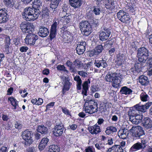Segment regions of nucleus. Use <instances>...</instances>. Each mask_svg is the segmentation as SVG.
<instances>
[{"instance_id":"8fccbe9b","label":"nucleus","mask_w":152,"mask_h":152,"mask_svg":"<svg viewBox=\"0 0 152 152\" xmlns=\"http://www.w3.org/2000/svg\"><path fill=\"white\" fill-rule=\"evenodd\" d=\"M56 68L59 70L63 71L67 74L69 73V71L66 69V67L63 65H58L57 66Z\"/></svg>"},{"instance_id":"dca6fc26","label":"nucleus","mask_w":152,"mask_h":152,"mask_svg":"<svg viewBox=\"0 0 152 152\" xmlns=\"http://www.w3.org/2000/svg\"><path fill=\"white\" fill-rule=\"evenodd\" d=\"M7 11L5 9L0 10V23H4L8 20Z\"/></svg>"},{"instance_id":"a19ab883","label":"nucleus","mask_w":152,"mask_h":152,"mask_svg":"<svg viewBox=\"0 0 152 152\" xmlns=\"http://www.w3.org/2000/svg\"><path fill=\"white\" fill-rule=\"evenodd\" d=\"M72 63L69 60L67 61L66 64V66L69 67V70L72 73L75 72L76 69L75 67L72 66Z\"/></svg>"},{"instance_id":"e433bc0d","label":"nucleus","mask_w":152,"mask_h":152,"mask_svg":"<svg viewBox=\"0 0 152 152\" xmlns=\"http://www.w3.org/2000/svg\"><path fill=\"white\" fill-rule=\"evenodd\" d=\"M103 50V46L102 45H97L93 51V55H97L101 53Z\"/></svg>"},{"instance_id":"4468645a","label":"nucleus","mask_w":152,"mask_h":152,"mask_svg":"<svg viewBox=\"0 0 152 152\" xmlns=\"http://www.w3.org/2000/svg\"><path fill=\"white\" fill-rule=\"evenodd\" d=\"M22 31L23 33H29L32 31L33 28L32 25L27 22H22L20 26Z\"/></svg>"},{"instance_id":"9b49d317","label":"nucleus","mask_w":152,"mask_h":152,"mask_svg":"<svg viewBox=\"0 0 152 152\" xmlns=\"http://www.w3.org/2000/svg\"><path fill=\"white\" fill-rule=\"evenodd\" d=\"M152 104V102H151L146 103L145 105H141L140 104H138L134 106V109L137 110L139 112L140 111L144 113Z\"/></svg>"},{"instance_id":"09e8293b","label":"nucleus","mask_w":152,"mask_h":152,"mask_svg":"<svg viewBox=\"0 0 152 152\" xmlns=\"http://www.w3.org/2000/svg\"><path fill=\"white\" fill-rule=\"evenodd\" d=\"M139 112L138 110L136 109H134V106L133 107V109L131 111V113L129 115V120L130 121V119L132 117H134L136 115L138 114Z\"/></svg>"},{"instance_id":"4c0bfd02","label":"nucleus","mask_w":152,"mask_h":152,"mask_svg":"<svg viewBox=\"0 0 152 152\" xmlns=\"http://www.w3.org/2000/svg\"><path fill=\"white\" fill-rule=\"evenodd\" d=\"M132 92V90L128 88L126 86H124L121 88L120 92L123 94H129Z\"/></svg>"},{"instance_id":"f257e3e1","label":"nucleus","mask_w":152,"mask_h":152,"mask_svg":"<svg viewBox=\"0 0 152 152\" xmlns=\"http://www.w3.org/2000/svg\"><path fill=\"white\" fill-rule=\"evenodd\" d=\"M32 5V7L25 8L22 13L23 18L27 21H34L38 18L40 13L39 9L42 6V2L40 0H34Z\"/></svg>"},{"instance_id":"b1692460","label":"nucleus","mask_w":152,"mask_h":152,"mask_svg":"<svg viewBox=\"0 0 152 152\" xmlns=\"http://www.w3.org/2000/svg\"><path fill=\"white\" fill-rule=\"evenodd\" d=\"M121 75H118L117 73V75H115L112 82V85L113 87L116 88L118 87L121 83V79L119 76Z\"/></svg>"},{"instance_id":"bb28decb","label":"nucleus","mask_w":152,"mask_h":152,"mask_svg":"<svg viewBox=\"0 0 152 152\" xmlns=\"http://www.w3.org/2000/svg\"><path fill=\"white\" fill-rule=\"evenodd\" d=\"M116 4V2L113 0H108L106 2L105 7L107 9L112 10L115 8Z\"/></svg>"},{"instance_id":"37998d69","label":"nucleus","mask_w":152,"mask_h":152,"mask_svg":"<svg viewBox=\"0 0 152 152\" xmlns=\"http://www.w3.org/2000/svg\"><path fill=\"white\" fill-rule=\"evenodd\" d=\"M49 152H59V149L56 145H52L49 146Z\"/></svg>"},{"instance_id":"0e129e2a","label":"nucleus","mask_w":152,"mask_h":152,"mask_svg":"<svg viewBox=\"0 0 152 152\" xmlns=\"http://www.w3.org/2000/svg\"><path fill=\"white\" fill-rule=\"evenodd\" d=\"M58 6L57 5L52 3L51 2L50 6V8L53 10L54 9H56Z\"/></svg>"},{"instance_id":"774afa93","label":"nucleus","mask_w":152,"mask_h":152,"mask_svg":"<svg viewBox=\"0 0 152 152\" xmlns=\"http://www.w3.org/2000/svg\"><path fill=\"white\" fill-rule=\"evenodd\" d=\"M54 103H55L54 102H52L47 104L46 106L47 109H49L50 108L53 106L54 105Z\"/></svg>"},{"instance_id":"ea45409f","label":"nucleus","mask_w":152,"mask_h":152,"mask_svg":"<svg viewBox=\"0 0 152 152\" xmlns=\"http://www.w3.org/2000/svg\"><path fill=\"white\" fill-rule=\"evenodd\" d=\"M8 100L10 101L11 104L14 107V109H15L17 107H18V102L13 97L9 98Z\"/></svg>"},{"instance_id":"c756f323","label":"nucleus","mask_w":152,"mask_h":152,"mask_svg":"<svg viewBox=\"0 0 152 152\" xmlns=\"http://www.w3.org/2000/svg\"><path fill=\"white\" fill-rule=\"evenodd\" d=\"M139 82L142 85L146 86L148 84L149 80L146 76L141 75L139 77Z\"/></svg>"},{"instance_id":"c85d7f7f","label":"nucleus","mask_w":152,"mask_h":152,"mask_svg":"<svg viewBox=\"0 0 152 152\" xmlns=\"http://www.w3.org/2000/svg\"><path fill=\"white\" fill-rule=\"evenodd\" d=\"M90 83V82L89 79L88 80L85 81L82 85V94L83 95L86 96H87V91L88 89V84H89Z\"/></svg>"},{"instance_id":"c03bdc74","label":"nucleus","mask_w":152,"mask_h":152,"mask_svg":"<svg viewBox=\"0 0 152 152\" xmlns=\"http://www.w3.org/2000/svg\"><path fill=\"white\" fill-rule=\"evenodd\" d=\"M101 12V7L99 6H96L94 7V9L92 10L93 13L96 15H99L100 14Z\"/></svg>"},{"instance_id":"e2e57ef3","label":"nucleus","mask_w":152,"mask_h":152,"mask_svg":"<svg viewBox=\"0 0 152 152\" xmlns=\"http://www.w3.org/2000/svg\"><path fill=\"white\" fill-rule=\"evenodd\" d=\"M8 150L7 147L3 146L0 149V152H8Z\"/></svg>"},{"instance_id":"f03ea898","label":"nucleus","mask_w":152,"mask_h":152,"mask_svg":"<svg viewBox=\"0 0 152 152\" xmlns=\"http://www.w3.org/2000/svg\"><path fill=\"white\" fill-rule=\"evenodd\" d=\"M85 103L84 105V110L86 113L92 114L98 111V105L94 100L87 98L84 99Z\"/></svg>"},{"instance_id":"603ef678","label":"nucleus","mask_w":152,"mask_h":152,"mask_svg":"<svg viewBox=\"0 0 152 152\" xmlns=\"http://www.w3.org/2000/svg\"><path fill=\"white\" fill-rule=\"evenodd\" d=\"M5 45L6 46V48H8L9 47V46L10 43V39L9 37H6L5 38Z\"/></svg>"},{"instance_id":"052dcab7","label":"nucleus","mask_w":152,"mask_h":152,"mask_svg":"<svg viewBox=\"0 0 152 152\" xmlns=\"http://www.w3.org/2000/svg\"><path fill=\"white\" fill-rule=\"evenodd\" d=\"M28 49V48L27 46H23L20 47V50L22 52H26Z\"/></svg>"},{"instance_id":"412c9836","label":"nucleus","mask_w":152,"mask_h":152,"mask_svg":"<svg viewBox=\"0 0 152 152\" xmlns=\"http://www.w3.org/2000/svg\"><path fill=\"white\" fill-rule=\"evenodd\" d=\"M49 34L48 29L43 26H41L39 28V32L38 33V34L39 36L43 37H46Z\"/></svg>"},{"instance_id":"2eb2a0df","label":"nucleus","mask_w":152,"mask_h":152,"mask_svg":"<svg viewBox=\"0 0 152 152\" xmlns=\"http://www.w3.org/2000/svg\"><path fill=\"white\" fill-rule=\"evenodd\" d=\"M86 45V43L84 41L78 42L76 48L77 53L79 55L83 54L85 50Z\"/></svg>"},{"instance_id":"39448f33","label":"nucleus","mask_w":152,"mask_h":152,"mask_svg":"<svg viewBox=\"0 0 152 152\" xmlns=\"http://www.w3.org/2000/svg\"><path fill=\"white\" fill-rule=\"evenodd\" d=\"M147 142L146 140H142L141 142H138L134 144L130 148L129 152H135L144 149L146 146Z\"/></svg>"},{"instance_id":"a211bd4d","label":"nucleus","mask_w":152,"mask_h":152,"mask_svg":"<svg viewBox=\"0 0 152 152\" xmlns=\"http://www.w3.org/2000/svg\"><path fill=\"white\" fill-rule=\"evenodd\" d=\"M86 17L88 19V21L89 24L94 27H96L98 25V20L96 19H94L92 16L91 13H87L86 15Z\"/></svg>"},{"instance_id":"680f3d73","label":"nucleus","mask_w":152,"mask_h":152,"mask_svg":"<svg viewBox=\"0 0 152 152\" xmlns=\"http://www.w3.org/2000/svg\"><path fill=\"white\" fill-rule=\"evenodd\" d=\"M77 128V126L75 124H72L71 125H69V126H68V128L69 129H70L73 130H75Z\"/></svg>"},{"instance_id":"bf43d9fd","label":"nucleus","mask_w":152,"mask_h":152,"mask_svg":"<svg viewBox=\"0 0 152 152\" xmlns=\"http://www.w3.org/2000/svg\"><path fill=\"white\" fill-rule=\"evenodd\" d=\"M126 142L124 141H122L120 143V145H116L118 147H120L121 149H123V148L125 147L126 146Z\"/></svg>"},{"instance_id":"4be33fe9","label":"nucleus","mask_w":152,"mask_h":152,"mask_svg":"<svg viewBox=\"0 0 152 152\" xmlns=\"http://www.w3.org/2000/svg\"><path fill=\"white\" fill-rule=\"evenodd\" d=\"M118 135L120 138L126 139L129 135L128 129L125 128L120 129L118 132Z\"/></svg>"},{"instance_id":"69168bd1","label":"nucleus","mask_w":152,"mask_h":152,"mask_svg":"<svg viewBox=\"0 0 152 152\" xmlns=\"http://www.w3.org/2000/svg\"><path fill=\"white\" fill-rule=\"evenodd\" d=\"M58 6L57 5L52 3L51 2L50 6V8L53 10L54 9H56Z\"/></svg>"},{"instance_id":"ddd939ff","label":"nucleus","mask_w":152,"mask_h":152,"mask_svg":"<svg viewBox=\"0 0 152 152\" xmlns=\"http://www.w3.org/2000/svg\"><path fill=\"white\" fill-rule=\"evenodd\" d=\"M111 33V29L110 28H105L102 29L99 34L100 40L103 41L107 39Z\"/></svg>"},{"instance_id":"3c124183","label":"nucleus","mask_w":152,"mask_h":152,"mask_svg":"<svg viewBox=\"0 0 152 152\" xmlns=\"http://www.w3.org/2000/svg\"><path fill=\"white\" fill-rule=\"evenodd\" d=\"M131 71L134 74H136V73H139L141 71V69L140 67H138L137 66H136L132 68L131 69Z\"/></svg>"},{"instance_id":"7ed1b4c3","label":"nucleus","mask_w":152,"mask_h":152,"mask_svg":"<svg viewBox=\"0 0 152 152\" xmlns=\"http://www.w3.org/2000/svg\"><path fill=\"white\" fill-rule=\"evenodd\" d=\"M148 50L144 47L139 48L137 50L138 60L141 63L145 62L148 58Z\"/></svg>"},{"instance_id":"72a5a7b5","label":"nucleus","mask_w":152,"mask_h":152,"mask_svg":"<svg viewBox=\"0 0 152 152\" xmlns=\"http://www.w3.org/2000/svg\"><path fill=\"white\" fill-rule=\"evenodd\" d=\"M117 131L116 128L113 126H110L107 127L105 131L106 134L109 135L111 133L115 132Z\"/></svg>"},{"instance_id":"c9c22d12","label":"nucleus","mask_w":152,"mask_h":152,"mask_svg":"<svg viewBox=\"0 0 152 152\" xmlns=\"http://www.w3.org/2000/svg\"><path fill=\"white\" fill-rule=\"evenodd\" d=\"M115 75H117V73H114L110 74L108 73L107 74L105 77V79L106 81L108 82H112V80Z\"/></svg>"},{"instance_id":"9d476101","label":"nucleus","mask_w":152,"mask_h":152,"mask_svg":"<svg viewBox=\"0 0 152 152\" xmlns=\"http://www.w3.org/2000/svg\"><path fill=\"white\" fill-rule=\"evenodd\" d=\"M64 130L63 124L60 122L59 123H56L54 128L53 132L54 135L56 136H58L62 135Z\"/></svg>"},{"instance_id":"1a4fd4ad","label":"nucleus","mask_w":152,"mask_h":152,"mask_svg":"<svg viewBox=\"0 0 152 152\" xmlns=\"http://www.w3.org/2000/svg\"><path fill=\"white\" fill-rule=\"evenodd\" d=\"M59 24V21L57 20L55 22L53 21V23L51 25L50 28V33L49 36L50 40L51 41L53 39L56 37L57 33V28Z\"/></svg>"},{"instance_id":"5fc2aeb1","label":"nucleus","mask_w":152,"mask_h":152,"mask_svg":"<svg viewBox=\"0 0 152 152\" xmlns=\"http://www.w3.org/2000/svg\"><path fill=\"white\" fill-rule=\"evenodd\" d=\"M123 62V60L121 58H118L115 62V64L116 65L120 66L122 65Z\"/></svg>"},{"instance_id":"2f4dec72","label":"nucleus","mask_w":152,"mask_h":152,"mask_svg":"<svg viewBox=\"0 0 152 152\" xmlns=\"http://www.w3.org/2000/svg\"><path fill=\"white\" fill-rule=\"evenodd\" d=\"M123 149L115 145L109 148L106 152H123Z\"/></svg>"},{"instance_id":"6ab92c4d","label":"nucleus","mask_w":152,"mask_h":152,"mask_svg":"<svg viewBox=\"0 0 152 152\" xmlns=\"http://www.w3.org/2000/svg\"><path fill=\"white\" fill-rule=\"evenodd\" d=\"M66 14H67L66 12L63 11L60 12L59 14L61 18V20L63 21V23L65 25L67 24L70 22L71 18L70 16L68 15L66 16L65 15Z\"/></svg>"},{"instance_id":"6e6d98bb","label":"nucleus","mask_w":152,"mask_h":152,"mask_svg":"<svg viewBox=\"0 0 152 152\" xmlns=\"http://www.w3.org/2000/svg\"><path fill=\"white\" fill-rule=\"evenodd\" d=\"M85 152H95L94 148L90 146H88L85 149Z\"/></svg>"},{"instance_id":"58836bf2","label":"nucleus","mask_w":152,"mask_h":152,"mask_svg":"<svg viewBox=\"0 0 152 152\" xmlns=\"http://www.w3.org/2000/svg\"><path fill=\"white\" fill-rule=\"evenodd\" d=\"M140 98V100L143 102L148 101L150 99L149 96L145 92H143L141 94Z\"/></svg>"},{"instance_id":"79ce46f5","label":"nucleus","mask_w":152,"mask_h":152,"mask_svg":"<svg viewBox=\"0 0 152 152\" xmlns=\"http://www.w3.org/2000/svg\"><path fill=\"white\" fill-rule=\"evenodd\" d=\"M75 67L78 69H80L83 66V64L79 59H76L73 62Z\"/></svg>"},{"instance_id":"de8ad7c7","label":"nucleus","mask_w":152,"mask_h":152,"mask_svg":"<svg viewBox=\"0 0 152 152\" xmlns=\"http://www.w3.org/2000/svg\"><path fill=\"white\" fill-rule=\"evenodd\" d=\"M41 13L43 17L47 18L49 13V11L48 8L45 7L43 8Z\"/></svg>"},{"instance_id":"338daca9","label":"nucleus","mask_w":152,"mask_h":152,"mask_svg":"<svg viewBox=\"0 0 152 152\" xmlns=\"http://www.w3.org/2000/svg\"><path fill=\"white\" fill-rule=\"evenodd\" d=\"M71 37L69 35L68 36H67L66 35H64L63 36V37L64 39V40L66 41H67V42H69L70 41V37Z\"/></svg>"},{"instance_id":"cd10ccee","label":"nucleus","mask_w":152,"mask_h":152,"mask_svg":"<svg viewBox=\"0 0 152 152\" xmlns=\"http://www.w3.org/2000/svg\"><path fill=\"white\" fill-rule=\"evenodd\" d=\"M49 141V139L47 137L43 138L39 145V150L41 151L43 150L47 145Z\"/></svg>"},{"instance_id":"f8f14e48","label":"nucleus","mask_w":152,"mask_h":152,"mask_svg":"<svg viewBox=\"0 0 152 152\" xmlns=\"http://www.w3.org/2000/svg\"><path fill=\"white\" fill-rule=\"evenodd\" d=\"M117 16L118 18L123 23H126L130 19L129 16L123 10H121L117 13Z\"/></svg>"},{"instance_id":"13d9d810","label":"nucleus","mask_w":152,"mask_h":152,"mask_svg":"<svg viewBox=\"0 0 152 152\" xmlns=\"http://www.w3.org/2000/svg\"><path fill=\"white\" fill-rule=\"evenodd\" d=\"M62 111L66 115H70V113L69 111L66 108H61Z\"/></svg>"},{"instance_id":"393cba45","label":"nucleus","mask_w":152,"mask_h":152,"mask_svg":"<svg viewBox=\"0 0 152 152\" xmlns=\"http://www.w3.org/2000/svg\"><path fill=\"white\" fill-rule=\"evenodd\" d=\"M94 64L98 68L101 66L103 68H105L107 66L106 61L103 59L101 60H96L94 61Z\"/></svg>"},{"instance_id":"5701e85b","label":"nucleus","mask_w":152,"mask_h":152,"mask_svg":"<svg viewBox=\"0 0 152 152\" xmlns=\"http://www.w3.org/2000/svg\"><path fill=\"white\" fill-rule=\"evenodd\" d=\"M143 116L138 114L134 117H132L130 119V121L133 124H137L140 123L142 118Z\"/></svg>"},{"instance_id":"aec40b11","label":"nucleus","mask_w":152,"mask_h":152,"mask_svg":"<svg viewBox=\"0 0 152 152\" xmlns=\"http://www.w3.org/2000/svg\"><path fill=\"white\" fill-rule=\"evenodd\" d=\"M142 124L145 129H150L152 127V120L148 117H145L142 121Z\"/></svg>"},{"instance_id":"6e6552de","label":"nucleus","mask_w":152,"mask_h":152,"mask_svg":"<svg viewBox=\"0 0 152 152\" xmlns=\"http://www.w3.org/2000/svg\"><path fill=\"white\" fill-rule=\"evenodd\" d=\"M32 132L28 130H26L22 132V138L25 141V145H28L33 142L32 137Z\"/></svg>"},{"instance_id":"20e7f679","label":"nucleus","mask_w":152,"mask_h":152,"mask_svg":"<svg viewBox=\"0 0 152 152\" xmlns=\"http://www.w3.org/2000/svg\"><path fill=\"white\" fill-rule=\"evenodd\" d=\"M80 27L83 34L86 36L89 35L91 32V25L89 24L88 21L81 22L80 23Z\"/></svg>"},{"instance_id":"7c9ffc66","label":"nucleus","mask_w":152,"mask_h":152,"mask_svg":"<svg viewBox=\"0 0 152 152\" xmlns=\"http://www.w3.org/2000/svg\"><path fill=\"white\" fill-rule=\"evenodd\" d=\"M74 80L77 82V89L80 90L81 89L82 80L78 75H76L74 77Z\"/></svg>"},{"instance_id":"49530a36","label":"nucleus","mask_w":152,"mask_h":152,"mask_svg":"<svg viewBox=\"0 0 152 152\" xmlns=\"http://www.w3.org/2000/svg\"><path fill=\"white\" fill-rule=\"evenodd\" d=\"M14 0H4V4L7 7H12L15 5Z\"/></svg>"},{"instance_id":"423d86ee","label":"nucleus","mask_w":152,"mask_h":152,"mask_svg":"<svg viewBox=\"0 0 152 152\" xmlns=\"http://www.w3.org/2000/svg\"><path fill=\"white\" fill-rule=\"evenodd\" d=\"M38 38V36L31 32L28 33L24 39L25 42L26 44L34 45Z\"/></svg>"},{"instance_id":"864d4df0","label":"nucleus","mask_w":152,"mask_h":152,"mask_svg":"<svg viewBox=\"0 0 152 152\" xmlns=\"http://www.w3.org/2000/svg\"><path fill=\"white\" fill-rule=\"evenodd\" d=\"M78 74L83 77H86L88 76V74L83 71H79L77 72Z\"/></svg>"},{"instance_id":"f704fd0d","label":"nucleus","mask_w":152,"mask_h":152,"mask_svg":"<svg viewBox=\"0 0 152 152\" xmlns=\"http://www.w3.org/2000/svg\"><path fill=\"white\" fill-rule=\"evenodd\" d=\"M37 131L42 134H45L47 133L48 129L44 125H39L38 126Z\"/></svg>"},{"instance_id":"4d7b16f0","label":"nucleus","mask_w":152,"mask_h":152,"mask_svg":"<svg viewBox=\"0 0 152 152\" xmlns=\"http://www.w3.org/2000/svg\"><path fill=\"white\" fill-rule=\"evenodd\" d=\"M23 126L20 122H16L15 124V127L16 128L19 130L21 129L22 127Z\"/></svg>"},{"instance_id":"a18cd8bd","label":"nucleus","mask_w":152,"mask_h":152,"mask_svg":"<svg viewBox=\"0 0 152 152\" xmlns=\"http://www.w3.org/2000/svg\"><path fill=\"white\" fill-rule=\"evenodd\" d=\"M95 147L98 150L102 151H104L105 150L104 144L100 143H96L95 145Z\"/></svg>"},{"instance_id":"f3484780","label":"nucleus","mask_w":152,"mask_h":152,"mask_svg":"<svg viewBox=\"0 0 152 152\" xmlns=\"http://www.w3.org/2000/svg\"><path fill=\"white\" fill-rule=\"evenodd\" d=\"M62 79L64 83L63 92L68 91L72 83L69 81V79L68 77L63 76Z\"/></svg>"},{"instance_id":"a878e982","label":"nucleus","mask_w":152,"mask_h":152,"mask_svg":"<svg viewBox=\"0 0 152 152\" xmlns=\"http://www.w3.org/2000/svg\"><path fill=\"white\" fill-rule=\"evenodd\" d=\"M88 130L92 134H96L101 132L99 126L97 124L89 127Z\"/></svg>"},{"instance_id":"473e14b6","label":"nucleus","mask_w":152,"mask_h":152,"mask_svg":"<svg viewBox=\"0 0 152 152\" xmlns=\"http://www.w3.org/2000/svg\"><path fill=\"white\" fill-rule=\"evenodd\" d=\"M70 5L75 8H77L80 7L81 2L80 0H69Z\"/></svg>"},{"instance_id":"0eeeda50","label":"nucleus","mask_w":152,"mask_h":152,"mask_svg":"<svg viewBox=\"0 0 152 152\" xmlns=\"http://www.w3.org/2000/svg\"><path fill=\"white\" fill-rule=\"evenodd\" d=\"M130 132L132 133L133 136L137 138H140L141 136L145 134L144 131L142 128L140 126H133L129 130Z\"/></svg>"}]
</instances>
